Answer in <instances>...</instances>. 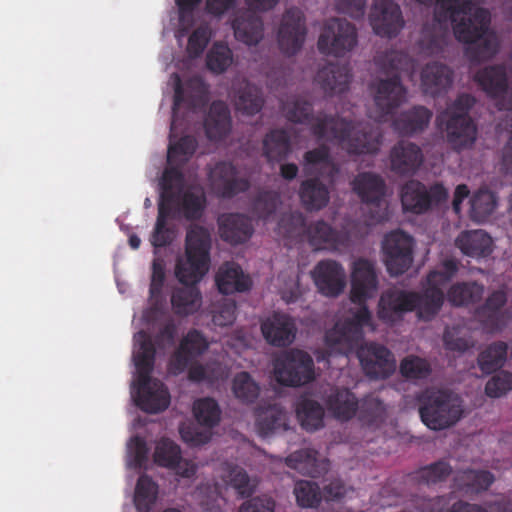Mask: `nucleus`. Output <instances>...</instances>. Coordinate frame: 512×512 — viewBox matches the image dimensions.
<instances>
[{
	"label": "nucleus",
	"mask_w": 512,
	"mask_h": 512,
	"mask_svg": "<svg viewBox=\"0 0 512 512\" xmlns=\"http://www.w3.org/2000/svg\"><path fill=\"white\" fill-rule=\"evenodd\" d=\"M286 118L294 123L310 125L311 133L319 140L338 143L348 154H376L382 135L368 124L354 126L351 121L327 114L314 116L312 104L296 98L283 105Z\"/></svg>",
	"instance_id": "obj_1"
},
{
	"label": "nucleus",
	"mask_w": 512,
	"mask_h": 512,
	"mask_svg": "<svg viewBox=\"0 0 512 512\" xmlns=\"http://www.w3.org/2000/svg\"><path fill=\"white\" fill-rule=\"evenodd\" d=\"M378 289V277L374 264L364 258L353 262L351 272L350 300L359 305L351 318L338 322L325 334V343L330 353L348 355L363 339V328L372 325V315L366 301Z\"/></svg>",
	"instance_id": "obj_2"
},
{
	"label": "nucleus",
	"mask_w": 512,
	"mask_h": 512,
	"mask_svg": "<svg viewBox=\"0 0 512 512\" xmlns=\"http://www.w3.org/2000/svg\"><path fill=\"white\" fill-rule=\"evenodd\" d=\"M211 234L200 225L191 226L186 233L185 259H178L175 274L183 287L171 295L173 312L181 317L196 313L202 304V295L196 284L209 270Z\"/></svg>",
	"instance_id": "obj_3"
},
{
	"label": "nucleus",
	"mask_w": 512,
	"mask_h": 512,
	"mask_svg": "<svg viewBox=\"0 0 512 512\" xmlns=\"http://www.w3.org/2000/svg\"><path fill=\"white\" fill-rule=\"evenodd\" d=\"M435 1L439 19L450 20L456 39L470 44L467 54L472 61H485L497 53L498 44L489 33L490 13L487 9L476 7L472 0Z\"/></svg>",
	"instance_id": "obj_4"
},
{
	"label": "nucleus",
	"mask_w": 512,
	"mask_h": 512,
	"mask_svg": "<svg viewBox=\"0 0 512 512\" xmlns=\"http://www.w3.org/2000/svg\"><path fill=\"white\" fill-rule=\"evenodd\" d=\"M134 340L133 361L137 378L132 383V396L142 411L162 412L170 404V394L163 382L151 377L156 354L154 343L145 331H139Z\"/></svg>",
	"instance_id": "obj_5"
},
{
	"label": "nucleus",
	"mask_w": 512,
	"mask_h": 512,
	"mask_svg": "<svg viewBox=\"0 0 512 512\" xmlns=\"http://www.w3.org/2000/svg\"><path fill=\"white\" fill-rule=\"evenodd\" d=\"M376 64L385 73L391 74V77L376 80L370 86L375 106L373 117L383 122L405 101L407 91L399 72L413 68V61L406 52L390 50L378 55Z\"/></svg>",
	"instance_id": "obj_6"
},
{
	"label": "nucleus",
	"mask_w": 512,
	"mask_h": 512,
	"mask_svg": "<svg viewBox=\"0 0 512 512\" xmlns=\"http://www.w3.org/2000/svg\"><path fill=\"white\" fill-rule=\"evenodd\" d=\"M445 295L440 287L427 285L422 292L388 289L378 303V317L385 323L400 320L405 313L417 311L420 319L429 321L441 310Z\"/></svg>",
	"instance_id": "obj_7"
},
{
	"label": "nucleus",
	"mask_w": 512,
	"mask_h": 512,
	"mask_svg": "<svg viewBox=\"0 0 512 512\" xmlns=\"http://www.w3.org/2000/svg\"><path fill=\"white\" fill-rule=\"evenodd\" d=\"M160 200L172 214V219L184 217L199 220L206 208V196L202 190L185 189V177L178 167H165L159 181Z\"/></svg>",
	"instance_id": "obj_8"
},
{
	"label": "nucleus",
	"mask_w": 512,
	"mask_h": 512,
	"mask_svg": "<svg viewBox=\"0 0 512 512\" xmlns=\"http://www.w3.org/2000/svg\"><path fill=\"white\" fill-rule=\"evenodd\" d=\"M474 104L473 96L460 94L436 117L438 129L446 134L448 144L456 151L472 147L477 139L476 124L469 115Z\"/></svg>",
	"instance_id": "obj_9"
},
{
	"label": "nucleus",
	"mask_w": 512,
	"mask_h": 512,
	"mask_svg": "<svg viewBox=\"0 0 512 512\" xmlns=\"http://www.w3.org/2000/svg\"><path fill=\"white\" fill-rule=\"evenodd\" d=\"M422 422L431 430L455 425L463 415L462 399L447 389H426L418 397Z\"/></svg>",
	"instance_id": "obj_10"
},
{
	"label": "nucleus",
	"mask_w": 512,
	"mask_h": 512,
	"mask_svg": "<svg viewBox=\"0 0 512 512\" xmlns=\"http://www.w3.org/2000/svg\"><path fill=\"white\" fill-rule=\"evenodd\" d=\"M353 192L364 205L363 213L367 225L372 226L388 219V205L385 200V180L373 172H361L351 182Z\"/></svg>",
	"instance_id": "obj_11"
},
{
	"label": "nucleus",
	"mask_w": 512,
	"mask_h": 512,
	"mask_svg": "<svg viewBox=\"0 0 512 512\" xmlns=\"http://www.w3.org/2000/svg\"><path fill=\"white\" fill-rule=\"evenodd\" d=\"M288 237L304 234L308 243L315 250L335 249L342 243L341 233L323 220L311 222L306 226L305 219L300 213L283 216L279 222Z\"/></svg>",
	"instance_id": "obj_12"
},
{
	"label": "nucleus",
	"mask_w": 512,
	"mask_h": 512,
	"mask_svg": "<svg viewBox=\"0 0 512 512\" xmlns=\"http://www.w3.org/2000/svg\"><path fill=\"white\" fill-rule=\"evenodd\" d=\"M276 381L287 387H299L315 379L313 358L305 351L291 349L274 360Z\"/></svg>",
	"instance_id": "obj_13"
},
{
	"label": "nucleus",
	"mask_w": 512,
	"mask_h": 512,
	"mask_svg": "<svg viewBox=\"0 0 512 512\" xmlns=\"http://www.w3.org/2000/svg\"><path fill=\"white\" fill-rule=\"evenodd\" d=\"M401 203L404 211L424 214L438 207L448 198V191L442 183L427 187L419 180H409L401 188Z\"/></svg>",
	"instance_id": "obj_14"
},
{
	"label": "nucleus",
	"mask_w": 512,
	"mask_h": 512,
	"mask_svg": "<svg viewBox=\"0 0 512 512\" xmlns=\"http://www.w3.org/2000/svg\"><path fill=\"white\" fill-rule=\"evenodd\" d=\"M358 41L355 26L341 18L328 19L318 38L317 47L320 53L342 57L350 52Z\"/></svg>",
	"instance_id": "obj_15"
},
{
	"label": "nucleus",
	"mask_w": 512,
	"mask_h": 512,
	"mask_svg": "<svg viewBox=\"0 0 512 512\" xmlns=\"http://www.w3.org/2000/svg\"><path fill=\"white\" fill-rule=\"evenodd\" d=\"M474 81L488 97L496 100L499 110H512V87L508 86V75L504 65H491L477 71Z\"/></svg>",
	"instance_id": "obj_16"
},
{
	"label": "nucleus",
	"mask_w": 512,
	"mask_h": 512,
	"mask_svg": "<svg viewBox=\"0 0 512 512\" xmlns=\"http://www.w3.org/2000/svg\"><path fill=\"white\" fill-rule=\"evenodd\" d=\"M413 238L403 231H392L383 242L384 261L392 276L405 273L413 262Z\"/></svg>",
	"instance_id": "obj_17"
},
{
	"label": "nucleus",
	"mask_w": 512,
	"mask_h": 512,
	"mask_svg": "<svg viewBox=\"0 0 512 512\" xmlns=\"http://www.w3.org/2000/svg\"><path fill=\"white\" fill-rule=\"evenodd\" d=\"M208 180L214 194L223 199H231L250 188V181L229 161L217 162L209 170Z\"/></svg>",
	"instance_id": "obj_18"
},
{
	"label": "nucleus",
	"mask_w": 512,
	"mask_h": 512,
	"mask_svg": "<svg viewBox=\"0 0 512 512\" xmlns=\"http://www.w3.org/2000/svg\"><path fill=\"white\" fill-rule=\"evenodd\" d=\"M357 357L365 374L373 379L388 378L396 369L393 353L384 345L367 342L357 347Z\"/></svg>",
	"instance_id": "obj_19"
},
{
	"label": "nucleus",
	"mask_w": 512,
	"mask_h": 512,
	"mask_svg": "<svg viewBox=\"0 0 512 512\" xmlns=\"http://www.w3.org/2000/svg\"><path fill=\"white\" fill-rule=\"evenodd\" d=\"M306 34L303 12L297 7L288 8L283 14L277 35L282 53L293 56L299 52L304 44Z\"/></svg>",
	"instance_id": "obj_20"
},
{
	"label": "nucleus",
	"mask_w": 512,
	"mask_h": 512,
	"mask_svg": "<svg viewBox=\"0 0 512 512\" xmlns=\"http://www.w3.org/2000/svg\"><path fill=\"white\" fill-rule=\"evenodd\" d=\"M369 20L374 33L387 38L396 37L405 25L401 8L393 0H374Z\"/></svg>",
	"instance_id": "obj_21"
},
{
	"label": "nucleus",
	"mask_w": 512,
	"mask_h": 512,
	"mask_svg": "<svg viewBox=\"0 0 512 512\" xmlns=\"http://www.w3.org/2000/svg\"><path fill=\"white\" fill-rule=\"evenodd\" d=\"M208 347L207 339L199 330H189L170 358L171 372L175 375L183 373L194 360L206 352Z\"/></svg>",
	"instance_id": "obj_22"
},
{
	"label": "nucleus",
	"mask_w": 512,
	"mask_h": 512,
	"mask_svg": "<svg viewBox=\"0 0 512 512\" xmlns=\"http://www.w3.org/2000/svg\"><path fill=\"white\" fill-rule=\"evenodd\" d=\"M507 296L504 291L492 292L485 303L475 311V318L486 332H496L506 327L510 321V314L504 309Z\"/></svg>",
	"instance_id": "obj_23"
},
{
	"label": "nucleus",
	"mask_w": 512,
	"mask_h": 512,
	"mask_svg": "<svg viewBox=\"0 0 512 512\" xmlns=\"http://www.w3.org/2000/svg\"><path fill=\"white\" fill-rule=\"evenodd\" d=\"M265 340L275 347H287L296 338L297 326L293 317L282 312H273L261 323Z\"/></svg>",
	"instance_id": "obj_24"
},
{
	"label": "nucleus",
	"mask_w": 512,
	"mask_h": 512,
	"mask_svg": "<svg viewBox=\"0 0 512 512\" xmlns=\"http://www.w3.org/2000/svg\"><path fill=\"white\" fill-rule=\"evenodd\" d=\"M314 282L325 296L336 297L346 286L345 270L340 263L334 260H322L312 272Z\"/></svg>",
	"instance_id": "obj_25"
},
{
	"label": "nucleus",
	"mask_w": 512,
	"mask_h": 512,
	"mask_svg": "<svg viewBox=\"0 0 512 512\" xmlns=\"http://www.w3.org/2000/svg\"><path fill=\"white\" fill-rule=\"evenodd\" d=\"M153 457L157 465L172 469L181 477L191 478L196 473V466L183 459L180 447L168 438L157 443Z\"/></svg>",
	"instance_id": "obj_26"
},
{
	"label": "nucleus",
	"mask_w": 512,
	"mask_h": 512,
	"mask_svg": "<svg viewBox=\"0 0 512 512\" xmlns=\"http://www.w3.org/2000/svg\"><path fill=\"white\" fill-rule=\"evenodd\" d=\"M230 96L236 111L242 115L254 116L264 105L261 89L245 79L233 82Z\"/></svg>",
	"instance_id": "obj_27"
},
{
	"label": "nucleus",
	"mask_w": 512,
	"mask_h": 512,
	"mask_svg": "<svg viewBox=\"0 0 512 512\" xmlns=\"http://www.w3.org/2000/svg\"><path fill=\"white\" fill-rule=\"evenodd\" d=\"M422 162V151L414 143L399 141L390 151V168L397 175H414Z\"/></svg>",
	"instance_id": "obj_28"
},
{
	"label": "nucleus",
	"mask_w": 512,
	"mask_h": 512,
	"mask_svg": "<svg viewBox=\"0 0 512 512\" xmlns=\"http://www.w3.org/2000/svg\"><path fill=\"white\" fill-rule=\"evenodd\" d=\"M218 226L221 239L231 245L245 243L254 232L251 220L240 213L221 215L218 218Z\"/></svg>",
	"instance_id": "obj_29"
},
{
	"label": "nucleus",
	"mask_w": 512,
	"mask_h": 512,
	"mask_svg": "<svg viewBox=\"0 0 512 512\" xmlns=\"http://www.w3.org/2000/svg\"><path fill=\"white\" fill-rule=\"evenodd\" d=\"M351 78L348 65L329 63L317 72L315 80L327 95L332 96L347 91Z\"/></svg>",
	"instance_id": "obj_30"
},
{
	"label": "nucleus",
	"mask_w": 512,
	"mask_h": 512,
	"mask_svg": "<svg viewBox=\"0 0 512 512\" xmlns=\"http://www.w3.org/2000/svg\"><path fill=\"white\" fill-rule=\"evenodd\" d=\"M215 281L219 292L225 295L248 291L252 285L250 277L245 275L242 268L234 262L221 265Z\"/></svg>",
	"instance_id": "obj_31"
},
{
	"label": "nucleus",
	"mask_w": 512,
	"mask_h": 512,
	"mask_svg": "<svg viewBox=\"0 0 512 512\" xmlns=\"http://www.w3.org/2000/svg\"><path fill=\"white\" fill-rule=\"evenodd\" d=\"M453 72L445 64L431 62L421 72V86L427 95L436 96L445 92L452 84Z\"/></svg>",
	"instance_id": "obj_32"
},
{
	"label": "nucleus",
	"mask_w": 512,
	"mask_h": 512,
	"mask_svg": "<svg viewBox=\"0 0 512 512\" xmlns=\"http://www.w3.org/2000/svg\"><path fill=\"white\" fill-rule=\"evenodd\" d=\"M453 481L458 491L472 495L488 490L495 481V477L488 470L466 469L458 471Z\"/></svg>",
	"instance_id": "obj_33"
},
{
	"label": "nucleus",
	"mask_w": 512,
	"mask_h": 512,
	"mask_svg": "<svg viewBox=\"0 0 512 512\" xmlns=\"http://www.w3.org/2000/svg\"><path fill=\"white\" fill-rule=\"evenodd\" d=\"M175 89H174V99H173V107H172V121H171V130L174 129L177 123V113L180 107L183 104H186L188 108H195L200 102H202L207 94V87L205 83L200 78H192L188 81L187 87L195 90V96H186L185 91L182 86L181 79L178 75H175Z\"/></svg>",
	"instance_id": "obj_34"
},
{
	"label": "nucleus",
	"mask_w": 512,
	"mask_h": 512,
	"mask_svg": "<svg viewBox=\"0 0 512 512\" xmlns=\"http://www.w3.org/2000/svg\"><path fill=\"white\" fill-rule=\"evenodd\" d=\"M492 239L482 230L461 232L455 240L460 251L472 258L487 257L492 253Z\"/></svg>",
	"instance_id": "obj_35"
},
{
	"label": "nucleus",
	"mask_w": 512,
	"mask_h": 512,
	"mask_svg": "<svg viewBox=\"0 0 512 512\" xmlns=\"http://www.w3.org/2000/svg\"><path fill=\"white\" fill-rule=\"evenodd\" d=\"M432 118V112L424 106H414L400 113L393 121L394 130L400 135L410 136L423 131Z\"/></svg>",
	"instance_id": "obj_36"
},
{
	"label": "nucleus",
	"mask_w": 512,
	"mask_h": 512,
	"mask_svg": "<svg viewBox=\"0 0 512 512\" xmlns=\"http://www.w3.org/2000/svg\"><path fill=\"white\" fill-rule=\"evenodd\" d=\"M235 38L246 45H256L263 38V21L251 13L244 12L232 21Z\"/></svg>",
	"instance_id": "obj_37"
},
{
	"label": "nucleus",
	"mask_w": 512,
	"mask_h": 512,
	"mask_svg": "<svg viewBox=\"0 0 512 512\" xmlns=\"http://www.w3.org/2000/svg\"><path fill=\"white\" fill-rule=\"evenodd\" d=\"M317 455L318 452L314 449H300L287 456L285 462L289 468L300 474L316 478L325 472L328 466L327 462L319 461Z\"/></svg>",
	"instance_id": "obj_38"
},
{
	"label": "nucleus",
	"mask_w": 512,
	"mask_h": 512,
	"mask_svg": "<svg viewBox=\"0 0 512 512\" xmlns=\"http://www.w3.org/2000/svg\"><path fill=\"white\" fill-rule=\"evenodd\" d=\"M205 133L208 139L219 141L224 139L231 129V117L227 106L223 102H214L204 122Z\"/></svg>",
	"instance_id": "obj_39"
},
{
	"label": "nucleus",
	"mask_w": 512,
	"mask_h": 512,
	"mask_svg": "<svg viewBox=\"0 0 512 512\" xmlns=\"http://www.w3.org/2000/svg\"><path fill=\"white\" fill-rule=\"evenodd\" d=\"M299 197L307 211H318L329 203L330 192L328 187L315 177L302 181Z\"/></svg>",
	"instance_id": "obj_40"
},
{
	"label": "nucleus",
	"mask_w": 512,
	"mask_h": 512,
	"mask_svg": "<svg viewBox=\"0 0 512 512\" xmlns=\"http://www.w3.org/2000/svg\"><path fill=\"white\" fill-rule=\"evenodd\" d=\"M359 401L347 388H336L327 397L326 405L334 417L341 421L352 419L358 410Z\"/></svg>",
	"instance_id": "obj_41"
},
{
	"label": "nucleus",
	"mask_w": 512,
	"mask_h": 512,
	"mask_svg": "<svg viewBox=\"0 0 512 512\" xmlns=\"http://www.w3.org/2000/svg\"><path fill=\"white\" fill-rule=\"evenodd\" d=\"M256 427L262 437L277 431H285L288 429L287 414L279 405H269L257 411Z\"/></svg>",
	"instance_id": "obj_42"
},
{
	"label": "nucleus",
	"mask_w": 512,
	"mask_h": 512,
	"mask_svg": "<svg viewBox=\"0 0 512 512\" xmlns=\"http://www.w3.org/2000/svg\"><path fill=\"white\" fill-rule=\"evenodd\" d=\"M324 408L316 400L301 398L296 404V416L303 429L316 431L324 426Z\"/></svg>",
	"instance_id": "obj_43"
},
{
	"label": "nucleus",
	"mask_w": 512,
	"mask_h": 512,
	"mask_svg": "<svg viewBox=\"0 0 512 512\" xmlns=\"http://www.w3.org/2000/svg\"><path fill=\"white\" fill-rule=\"evenodd\" d=\"M221 478L243 499L251 497L257 486L244 468L231 463L224 464Z\"/></svg>",
	"instance_id": "obj_44"
},
{
	"label": "nucleus",
	"mask_w": 512,
	"mask_h": 512,
	"mask_svg": "<svg viewBox=\"0 0 512 512\" xmlns=\"http://www.w3.org/2000/svg\"><path fill=\"white\" fill-rule=\"evenodd\" d=\"M289 134L283 129H274L263 140V154L269 162L281 161L290 154Z\"/></svg>",
	"instance_id": "obj_45"
},
{
	"label": "nucleus",
	"mask_w": 512,
	"mask_h": 512,
	"mask_svg": "<svg viewBox=\"0 0 512 512\" xmlns=\"http://www.w3.org/2000/svg\"><path fill=\"white\" fill-rule=\"evenodd\" d=\"M484 287L476 282H461L450 287L447 299L453 306H468L482 299Z\"/></svg>",
	"instance_id": "obj_46"
},
{
	"label": "nucleus",
	"mask_w": 512,
	"mask_h": 512,
	"mask_svg": "<svg viewBox=\"0 0 512 512\" xmlns=\"http://www.w3.org/2000/svg\"><path fill=\"white\" fill-rule=\"evenodd\" d=\"M158 496V485L146 474L141 475L134 491V505L137 512H150Z\"/></svg>",
	"instance_id": "obj_47"
},
{
	"label": "nucleus",
	"mask_w": 512,
	"mask_h": 512,
	"mask_svg": "<svg viewBox=\"0 0 512 512\" xmlns=\"http://www.w3.org/2000/svg\"><path fill=\"white\" fill-rule=\"evenodd\" d=\"M507 357V344L494 342L483 350L478 356V366L484 374H491L500 369Z\"/></svg>",
	"instance_id": "obj_48"
},
{
	"label": "nucleus",
	"mask_w": 512,
	"mask_h": 512,
	"mask_svg": "<svg viewBox=\"0 0 512 512\" xmlns=\"http://www.w3.org/2000/svg\"><path fill=\"white\" fill-rule=\"evenodd\" d=\"M232 391L241 403L252 404L260 395V386L248 372L242 371L234 376Z\"/></svg>",
	"instance_id": "obj_49"
},
{
	"label": "nucleus",
	"mask_w": 512,
	"mask_h": 512,
	"mask_svg": "<svg viewBox=\"0 0 512 512\" xmlns=\"http://www.w3.org/2000/svg\"><path fill=\"white\" fill-rule=\"evenodd\" d=\"M196 146V140L192 136L181 137L176 143L170 144L166 167H178L182 171L183 166L194 154Z\"/></svg>",
	"instance_id": "obj_50"
},
{
	"label": "nucleus",
	"mask_w": 512,
	"mask_h": 512,
	"mask_svg": "<svg viewBox=\"0 0 512 512\" xmlns=\"http://www.w3.org/2000/svg\"><path fill=\"white\" fill-rule=\"evenodd\" d=\"M170 218H172V214L168 211L167 207L164 204L158 203V215L151 235V244L154 247L162 248L172 243L174 229L167 224Z\"/></svg>",
	"instance_id": "obj_51"
},
{
	"label": "nucleus",
	"mask_w": 512,
	"mask_h": 512,
	"mask_svg": "<svg viewBox=\"0 0 512 512\" xmlns=\"http://www.w3.org/2000/svg\"><path fill=\"white\" fill-rule=\"evenodd\" d=\"M452 467L445 460H439L430 465L420 468L410 477L419 484L431 485L442 482L451 474Z\"/></svg>",
	"instance_id": "obj_52"
},
{
	"label": "nucleus",
	"mask_w": 512,
	"mask_h": 512,
	"mask_svg": "<svg viewBox=\"0 0 512 512\" xmlns=\"http://www.w3.org/2000/svg\"><path fill=\"white\" fill-rule=\"evenodd\" d=\"M495 208V195L487 189L478 190L470 200V215L477 222L487 220Z\"/></svg>",
	"instance_id": "obj_53"
},
{
	"label": "nucleus",
	"mask_w": 512,
	"mask_h": 512,
	"mask_svg": "<svg viewBox=\"0 0 512 512\" xmlns=\"http://www.w3.org/2000/svg\"><path fill=\"white\" fill-rule=\"evenodd\" d=\"M305 169L310 173L311 168L320 167L328 169V177L332 182L339 173L338 166L332 161L330 151L327 146L322 145L304 154Z\"/></svg>",
	"instance_id": "obj_54"
},
{
	"label": "nucleus",
	"mask_w": 512,
	"mask_h": 512,
	"mask_svg": "<svg viewBox=\"0 0 512 512\" xmlns=\"http://www.w3.org/2000/svg\"><path fill=\"white\" fill-rule=\"evenodd\" d=\"M193 413L197 422L204 427L213 428L220 422L221 410L212 398H202L194 402Z\"/></svg>",
	"instance_id": "obj_55"
},
{
	"label": "nucleus",
	"mask_w": 512,
	"mask_h": 512,
	"mask_svg": "<svg viewBox=\"0 0 512 512\" xmlns=\"http://www.w3.org/2000/svg\"><path fill=\"white\" fill-rule=\"evenodd\" d=\"M357 413L360 421L374 425L384 421L386 409L380 399L366 396L359 402Z\"/></svg>",
	"instance_id": "obj_56"
},
{
	"label": "nucleus",
	"mask_w": 512,
	"mask_h": 512,
	"mask_svg": "<svg viewBox=\"0 0 512 512\" xmlns=\"http://www.w3.org/2000/svg\"><path fill=\"white\" fill-rule=\"evenodd\" d=\"M233 62L231 49L223 43H214L206 56L207 68L215 74L225 72Z\"/></svg>",
	"instance_id": "obj_57"
},
{
	"label": "nucleus",
	"mask_w": 512,
	"mask_h": 512,
	"mask_svg": "<svg viewBox=\"0 0 512 512\" xmlns=\"http://www.w3.org/2000/svg\"><path fill=\"white\" fill-rule=\"evenodd\" d=\"M399 370L403 377L411 380L426 379L432 372L430 363L416 355L403 358Z\"/></svg>",
	"instance_id": "obj_58"
},
{
	"label": "nucleus",
	"mask_w": 512,
	"mask_h": 512,
	"mask_svg": "<svg viewBox=\"0 0 512 512\" xmlns=\"http://www.w3.org/2000/svg\"><path fill=\"white\" fill-rule=\"evenodd\" d=\"M294 493L297 503L302 508H314L322 501L319 485L313 481H299L295 485Z\"/></svg>",
	"instance_id": "obj_59"
},
{
	"label": "nucleus",
	"mask_w": 512,
	"mask_h": 512,
	"mask_svg": "<svg viewBox=\"0 0 512 512\" xmlns=\"http://www.w3.org/2000/svg\"><path fill=\"white\" fill-rule=\"evenodd\" d=\"M280 195L275 191L263 190L253 201V212L258 218L268 220L280 205Z\"/></svg>",
	"instance_id": "obj_60"
},
{
	"label": "nucleus",
	"mask_w": 512,
	"mask_h": 512,
	"mask_svg": "<svg viewBox=\"0 0 512 512\" xmlns=\"http://www.w3.org/2000/svg\"><path fill=\"white\" fill-rule=\"evenodd\" d=\"M442 498L422 499L421 504L416 506V512H486L479 506H471L462 501L455 502L450 509L435 507V502L440 503Z\"/></svg>",
	"instance_id": "obj_61"
},
{
	"label": "nucleus",
	"mask_w": 512,
	"mask_h": 512,
	"mask_svg": "<svg viewBox=\"0 0 512 512\" xmlns=\"http://www.w3.org/2000/svg\"><path fill=\"white\" fill-rule=\"evenodd\" d=\"M129 466L135 469L142 468L148 460V447L146 441L136 435L128 443Z\"/></svg>",
	"instance_id": "obj_62"
},
{
	"label": "nucleus",
	"mask_w": 512,
	"mask_h": 512,
	"mask_svg": "<svg viewBox=\"0 0 512 512\" xmlns=\"http://www.w3.org/2000/svg\"><path fill=\"white\" fill-rule=\"evenodd\" d=\"M512 390V373L501 371L494 375L485 386V393L491 398H498Z\"/></svg>",
	"instance_id": "obj_63"
},
{
	"label": "nucleus",
	"mask_w": 512,
	"mask_h": 512,
	"mask_svg": "<svg viewBox=\"0 0 512 512\" xmlns=\"http://www.w3.org/2000/svg\"><path fill=\"white\" fill-rule=\"evenodd\" d=\"M461 334L462 329L459 327H446L443 334L445 348L450 351L465 352L472 347V341Z\"/></svg>",
	"instance_id": "obj_64"
}]
</instances>
